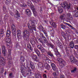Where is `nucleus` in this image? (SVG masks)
I'll list each match as a JSON object with an SVG mask.
<instances>
[{
  "mask_svg": "<svg viewBox=\"0 0 78 78\" xmlns=\"http://www.w3.org/2000/svg\"><path fill=\"white\" fill-rule=\"evenodd\" d=\"M31 10L33 12V13L34 16H37V12L36 11L35 9L34 8H31Z\"/></svg>",
  "mask_w": 78,
  "mask_h": 78,
  "instance_id": "nucleus-21",
  "label": "nucleus"
},
{
  "mask_svg": "<svg viewBox=\"0 0 78 78\" xmlns=\"http://www.w3.org/2000/svg\"><path fill=\"white\" fill-rule=\"evenodd\" d=\"M26 13L27 16H31V10L29 9H26Z\"/></svg>",
  "mask_w": 78,
  "mask_h": 78,
  "instance_id": "nucleus-17",
  "label": "nucleus"
},
{
  "mask_svg": "<svg viewBox=\"0 0 78 78\" xmlns=\"http://www.w3.org/2000/svg\"><path fill=\"white\" fill-rule=\"evenodd\" d=\"M20 17V14L19 13L18 11L16 10V13L15 15V19H18V18H19V17Z\"/></svg>",
  "mask_w": 78,
  "mask_h": 78,
  "instance_id": "nucleus-26",
  "label": "nucleus"
},
{
  "mask_svg": "<svg viewBox=\"0 0 78 78\" xmlns=\"http://www.w3.org/2000/svg\"><path fill=\"white\" fill-rule=\"evenodd\" d=\"M32 39H33L32 40H31L30 41V43L32 45H34L36 42H37V44H38L37 39H36V38L35 37H33L32 38Z\"/></svg>",
  "mask_w": 78,
  "mask_h": 78,
  "instance_id": "nucleus-8",
  "label": "nucleus"
},
{
  "mask_svg": "<svg viewBox=\"0 0 78 78\" xmlns=\"http://www.w3.org/2000/svg\"><path fill=\"white\" fill-rule=\"evenodd\" d=\"M53 75L54 76H56L58 75L57 74H56V73H53Z\"/></svg>",
  "mask_w": 78,
  "mask_h": 78,
  "instance_id": "nucleus-59",
  "label": "nucleus"
},
{
  "mask_svg": "<svg viewBox=\"0 0 78 78\" xmlns=\"http://www.w3.org/2000/svg\"><path fill=\"white\" fill-rule=\"evenodd\" d=\"M43 78H47V75L45 74H44L43 75Z\"/></svg>",
  "mask_w": 78,
  "mask_h": 78,
  "instance_id": "nucleus-53",
  "label": "nucleus"
},
{
  "mask_svg": "<svg viewBox=\"0 0 78 78\" xmlns=\"http://www.w3.org/2000/svg\"><path fill=\"white\" fill-rule=\"evenodd\" d=\"M71 12L75 17H78V12L77 10H72Z\"/></svg>",
  "mask_w": 78,
  "mask_h": 78,
  "instance_id": "nucleus-10",
  "label": "nucleus"
},
{
  "mask_svg": "<svg viewBox=\"0 0 78 78\" xmlns=\"http://www.w3.org/2000/svg\"><path fill=\"white\" fill-rule=\"evenodd\" d=\"M35 22L36 20H32L31 22V26H30V23L27 24L28 28L29 29L24 30L23 32V37L24 40L25 41H28V37L30 36L31 33H33V30L36 31V26H35Z\"/></svg>",
  "mask_w": 78,
  "mask_h": 78,
  "instance_id": "nucleus-2",
  "label": "nucleus"
},
{
  "mask_svg": "<svg viewBox=\"0 0 78 78\" xmlns=\"http://www.w3.org/2000/svg\"><path fill=\"white\" fill-rule=\"evenodd\" d=\"M2 54L4 55V56H6L5 54H6V48H5V46H2Z\"/></svg>",
  "mask_w": 78,
  "mask_h": 78,
  "instance_id": "nucleus-14",
  "label": "nucleus"
},
{
  "mask_svg": "<svg viewBox=\"0 0 78 78\" xmlns=\"http://www.w3.org/2000/svg\"><path fill=\"white\" fill-rule=\"evenodd\" d=\"M10 36H11V34L6 33V37H9Z\"/></svg>",
  "mask_w": 78,
  "mask_h": 78,
  "instance_id": "nucleus-50",
  "label": "nucleus"
},
{
  "mask_svg": "<svg viewBox=\"0 0 78 78\" xmlns=\"http://www.w3.org/2000/svg\"><path fill=\"white\" fill-rule=\"evenodd\" d=\"M10 2H11V0H6L5 4L6 5H8L10 3Z\"/></svg>",
  "mask_w": 78,
  "mask_h": 78,
  "instance_id": "nucleus-42",
  "label": "nucleus"
},
{
  "mask_svg": "<svg viewBox=\"0 0 78 78\" xmlns=\"http://www.w3.org/2000/svg\"><path fill=\"white\" fill-rule=\"evenodd\" d=\"M20 5L21 7H25L26 6H27V4H26L25 3H24L22 4H20Z\"/></svg>",
  "mask_w": 78,
  "mask_h": 78,
  "instance_id": "nucleus-41",
  "label": "nucleus"
},
{
  "mask_svg": "<svg viewBox=\"0 0 78 78\" xmlns=\"http://www.w3.org/2000/svg\"><path fill=\"white\" fill-rule=\"evenodd\" d=\"M47 45L48 47H51V48H52V49H54V48L55 47V45L51 43L47 44Z\"/></svg>",
  "mask_w": 78,
  "mask_h": 78,
  "instance_id": "nucleus-23",
  "label": "nucleus"
},
{
  "mask_svg": "<svg viewBox=\"0 0 78 78\" xmlns=\"http://www.w3.org/2000/svg\"><path fill=\"white\" fill-rule=\"evenodd\" d=\"M51 67L54 71H56L57 73H58V69L56 68V65L53 63H52L51 64Z\"/></svg>",
  "mask_w": 78,
  "mask_h": 78,
  "instance_id": "nucleus-9",
  "label": "nucleus"
},
{
  "mask_svg": "<svg viewBox=\"0 0 78 78\" xmlns=\"http://www.w3.org/2000/svg\"><path fill=\"white\" fill-rule=\"evenodd\" d=\"M17 34H21V33H22V32H21V31H20V30H18L17 31Z\"/></svg>",
  "mask_w": 78,
  "mask_h": 78,
  "instance_id": "nucleus-45",
  "label": "nucleus"
},
{
  "mask_svg": "<svg viewBox=\"0 0 78 78\" xmlns=\"http://www.w3.org/2000/svg\"><path fill=\"white\" fill-rule=\"evenodd\" d=\"M37 46L38 49L42 46L40 44H37Z\"/></svg>",
  "mask_w": 78,
  "mask_h": 78,
  "instance_id": "nucleus-54",
  "label": "nucleus"
},
{
  "mask_svg": "<svg viewBox=\"0 0 78 78\" xmlns=\"http://www.w3.org/2000/svg\"><path fill=\"white\" fill-rule=\"evenodd\" d=\"M27 47L28 48L30 49V50H31V51L33 50V48H32V47H31V46L30 44L29 46H27Z\"/></svg>",
  "mask_w": 78,
  "mask_h": 78,
  "instance_id": "nucleus-40",
  "label": "nucleus"
},
{
  "mask_svg": "<svg viewBox=\"0 0 78 78\" xmlns=\"http://www.w3.org/2000/svg\"><path fill=\"white\" fill-rule=\"evenodd\" d=\"M74 45H75V44L73 42H71L70 43V46L71 48H73V47H74Z\"/></svg>",
  "mask_w": 78,
  "mask_h": 78,
  "instance_id": "nucleus-31",
  "label": "nucleus"
},
{
  "mask_svg": "<svg viewBox=\"0 0 78 78\" xmlns=\"http://www.w3.org/2000/svg\"><path fill=\"white\" fill-rule=\"evenodd\" d=\"M31 1H30V0H27V3L28 5V6L30 7L31 6Z\"/></svg>",
  "mask_w": 78,
  "mask_h": 78,
  "instance_id": "nucleus-37",
  "label": "nucleus"
},
{
  "mask_svg": "<svg viewBox=\"0 0 78 78\" xmlns=\"http://www.w3.org/2000/svg\"><path fill=\"white\" fill-rule=\"evenodd\" d=\"M17 37L18 40L19 41V40H20V39H21L22 38V35H20L17 36Z\"/></svg>",
  "mask_w": 78,
  "mask_h": 78,
  "instance_id": "nucleus-44",
  "label": "nucleus"
},
{
  "mask_svg": "<svg viewBox=\"0 0 78 78\" xmlns=\"http://www.w3.org/2000/svg\"><path fill=\"white\" fill-rule=\"evenodd\" d=\"M5 64H6V62H5V61L4 59V58L1 59V60H0V64H1L2 66H4L5 65Z\"/></svg>",
  "mask_w": 78,
  "mask_h": 78,
  "instance_id": "nucleus-15",
  "label": "nucleus"
},
{
  "mask_svg": "<svg viewBox=\"0 0 78 78\" xmlns=\"http://www.w3.org/2000/svg\"><path fill=\"white\" fill-rule=\"evenodd\" d=\"M65 24H66V25H68V26H69V27H70L71 26V25H70L69 24L67 23H66Z\"/></svg>",
  "mask_w": 78,
  "mask_h": 78,
  "instance_id": "nucleus-62",
  "label": "nucleus"
},
{
  "mask_svg": "<svg viewBox=\"0 0 78 78\" xmlns=\"http://www.w3.org/2000/svg\"><path fill=\"white\" fill-rule=\"evenodd\" d=\"M5 41L6 42V44H7V47H8L9 45H10V44H12V42L11 39L9 38H7L5 40Z\"/></svg>",
  "mask_w": 78,
  "mask_h": 78,
  "instance_id": "nucleus-11",
  "label": "nucleus"
},
{
  "mask_svg": "<svg viewBox=\"0 0 78 78\" xmlns=\"http://www.w3.org/2000/svg\"><path fill=\"white\" fill-rule=\"evenodd\" d=\"M71 63L72 64H75V63H76L77 62V60L75 59H73V60H71L70 61Z\"/></svg>",
  "mask_w": 78,
  "mask_h": 78,
  "instance_id": "nucleus-36",
  "label": "nucleus"
},
{
  "mask_svg": "<svg viewBox=\"0 0 78 78\" xmlns=\"http://www.w3.org/2000/svg\"><path fill=\"white\" fill-rule=\"evenodd\" d=\"M50 31L51 34V35H53L55 33L54 30L52 29V30H50Z\"/></svg>",
  "mask_w": 78,
  "mask_h": 78,
  "instance_id": "nucleus-43",
  "label": "nucleus"
},
{
  "mask_svg": "<svg viewBox=\"0 0 78 78\" xmlns=\"http://www.w3.org/2000/svg\"><path fill=\"white\" fill-rule=\"evenodd\" d=\"M57 60L59 62L62 63V65L60 66L61 68H63L65 66L64 63L66 62L63 59L60 58H57Z\"/></svg>",
  "mask_w": 78,
  "mask_h": 78,
  "instance_id": "nucleus-6",
  "label": "nucleus"
},
{
  "mask_svg": "<svg viewBox=\"0 0 78 78\" xmlns=\"http://www.w3.org/2000/svg\"><path fill=\"white\" fill-rule=\"evenodd\" d=\"M57 45L58 46V47H60V48H62V44L60 43H57Z\"/></svg>",
  "mask_w": 78,
  "mask_h": 78,
  "instance_id": "nucleus-39",
  "label": "nucleus"
},
{
  "mask_svg": "<svg viewBox=\"0 0 78 78\" xmlns=\"http://www.w3.org/2000/svg\"><path fill=\"white\" fill-rule=\"evenodd\" d=\"M55 55H56L58 58L61 57V55H60L59 52H58V50H57V51L55 52Z\"/></svg>",
  "mask_w": 78,
  "mask_h": 78,
  "instance_id": "nucleus-30",
  "label": "nucleus"
},
{
  "mask_svg": "<svg viewBox=\"0 0 78 78\" xmlns=\"http://www.w3.org/2000/svg\"><path fill=\"white\" fill-rule=\"evenodd\" d=\"M58 11L60 14H62L63 12V9L61 8V7L59 6L58 7Z\"/></svg>",
  "mask_w": 78,
  "mask_h": 78,
  "instance_id": "nucleus-27",
  "label": "nucleus"
},
{
  "mask_svg": "<svg viewBox=\"0 0 78 78\" xmlns=\"http://www.w3.org/2000/svg\"><path fill=\"white\" fill-rule=\"evenodd\" d=\"M40 37L41 38L38 39V41L40 42H41L42 44H43L44 43H48V41L45 37L44 36V34L41 33Z\"/></svg>",
  "mask_w": 78,
  "mask_h": 78,
  "instance_id": "nucleus-4",
  "label": "nucleus"
},
{
  "mask_svg": "<svg viewBox=\"0 0 78 78\" xmlns=\"http://www.w3.org/2000/svg\"><path fill=\"white\" fill-rule=\"evenodd\" d=\"M47 54L48 55H49V56H50L51 57H53V55L52 54V53H51V52L50 51H48L47 52Z\"/></svg>",
  "mask_w": 78,
  "mask_h": 78,
  "instance_id": "nucleus-34",
  "label": "nucleus"
},
{
  "mask_svg": "<svg viewBox=\"0 0 78 78\" xmlns=\"http://www.w3.org/2000/svg\"><path fill=\"white\" fill-rule=\"evenodd\" d=\"M70 48L69 47L66 48L65 49L66 53L68 56H70V54H69V50H70Z\"/></svg>",
  "mask_w": 78,
  "mask_h": 78,
  "instance_id": "nucleus-24",
  "label": "nucleus"
},
{
  "mask_svg": "<svg viewBox=\"0 0 78 78\" xmlns=\"http://www.w3.org/2000/svg\"><path fill=\"white\" fill-rule=\"evenodd\" d=\"M20 47V45L18 42H16L15 44V47L16 48H19Z\"/></svg>",
  "mask_w": 78,
  "mask_h": 78,
  "instance_id": "nucleus-33",
  "label": "nucleus"
},
{
  "mask_svg": "<svg viewBox=\"0 0 78 78\" xmlns=\"http://www.w3.org/2000/svg\"><path fill=\"white\" fill-rule=\"evenodd\" d=\"M10 14L11 16H14V13L11 12H10Z\"/></svg>",
  "mask_w": 78,
  "mask_h": 78,
  "instance_id": "nucleus-63",
  "label": "nucleus"
},
{
  "mask_svg": "<svg viewBox=\"0 0 78 78\" xmlns=\"http://www.w3.org/2000/svg\"><path fill=\"white\" fill-rule=\"evenodd\" d=\"M16 30H12V35L14 39L16 38Z\"/></svg>",
  "mask_w": 78,
  "mask_h": 78,
  "instance_id": "nucleus-18",
  "label": "nucleus"
},
{
  "mask_svg": "<svg viewBox=\"0 0 78 78\" xmlns=\"http://www.w3.org/2000/svg\"><path fill=\"white\" fill-rule=\"evenodd\" d=\"M8 62L9 63V65L13 64L12 62V58L10 56H9L8 58Z\"/></svg>",
  "mask_w": 78,
  "mask_h": 78,
  "instance_id": "nucleus-16",
  "label": "nucleus"
},
{
  "mask_svg": "<svg viewBox=\"0 0 78 78\" xmlns=\"http://www.w3.org/2000/svg\"><path fill=\"white\" fill-rule=\"evenodd\" d=\"M11 28L12 29V31L16 30V26L14 24H12L11 25Z\"/></svg>",
  "mask_w": 78,
  "mask_h": 78,
  "instance_id": "nucleus-29",
  "label": "nucleus"
},
{
  "mask_svg": "<svg viewBox=\"0 0 78 78\" xmlns=\"http://www.w3.org/2000/svg\"><path fill=\"white\" fill-rule=\"evenodd\" d=\"M3 72H4V68L2 67L1 68V70L0 73H1V74H2L3 73Z\"/></svg>",
  "mask_w": 78,
  "mask_h": 78,
  "instance_id": "nucleus-46",
  "label": "nucleus"
},
{
  "mask_svg": "<svg viewBox=\"0 0 78 78\" xmlns=\"http://www.w3.org/2000/svg\"><path fill=\"white\" fill-rule=\"evenodd\" d=\"M70 28H71V29H72V30H75V28L73 27V26H72V25L71 26V27H70Z\"/></svg>",
  "mask_w": 78,
  "mask_h": 78,
  "instance_id": "nucleus-60",
  "label": "nucleus"
},
{
  "mask_svg": "<svg viewBox=\"0 0 78 78\" xmlns=\"http://www.w3.org/2000/svg\"><path fill=\"white\" fill-rule=\"evenodd\" d=\"M36 78H42V74L39 72H36L35 75Z\"/></svg>",
  "mask_w": 78,
  "mask_h": 78,
  "instance_id": "nucleus-12",
  "label": "nucleus"
},
{
  "mask_svg": "<svg viewBox=\"0 0 78 78\" xmlns=\"http://www.w3.org/2000/svg\"><path fill=\"white\" fill-rule=\"evenodd\" d=\"M60 27L63 29V30H68V29H67V28H68V27H66L64 24H61L60 25Z\"/></svg>",
  "mask_w": 78,
  "mask_h": 78,
  "instance_id": "nucleus-28",
  "label": "nucleus"
},
{
  "mask_svg": "<svg viewBox=\"0 0 78 78\" xmlns=\"http://www.w3.org/2000/svg\"><path fill=\"white\" fill-rule=\"evenodd\" d=\"M60 20H63L64 19V16H63V15L60 16Z\"/></svg>",
  "mask_w": 78,
  "mask_h": 78,
  "instance_id": "nucleus-51",
  "label": "nucleus"
},
{
  "mask_svg": "<svg viewBox=\"0 0 78 78\" xmlns=\"http://www.w3.org/2000/svg\"><path fill=\"white\" fill-rule=\"evenodd\" d=\"M70 60H73V59H74V56L73 55H71L70 57Z\"/></svg>",
  "mask_w": 78,
  "mask_h": 78,
  "instance_id": "nucleus-52",
  "label": "nucleus"
},
{
  "mask_svg": "<svg viewBox=\"0 0 78 78\" xmlns=\"http://www.w3.org/2000/svg\"><path fill=\"white\" fill-rule=\"evenodd\" d=\"M76 69H77L76 68L74 67L73 70H71V73H75V72L76 71Z\"/></svg>",
  "mask_w": 78,
  "mask_h": 78,
  "instance_id": "nucleus-32",
  "label": "nucleus"
},
{
  "mask_svg": "<svg viewBox=\"0 0 78 78\" xmlns=\"http://www.w3.org/2000/svg\"><path fill=\"white\" fill-rule=\"evenodd\" d=\"M8 53L10 55L11 54V50L10 49H8Z\"/></svg>",
  "mask_w": 78,
  "mask_h": 78,
  "instance_id": "nucleus-56",
  "label": "nucleus"
},
{
  "mask_svg": "<svg viewBox=\"0 0 78 78\" xmlns=\"http://www.w3.org/2000/svg\"><path fill=\"white\" fill-rule=\"evenodd\" d=\"M34 51L37 53L38 56L39 57H41V52H40V51L38 49H35L34 50Z\"/></svg>",
  "mask_w": 78,
  "mask_h": 78,
  "instance_id": "nucleus-25",
  "label": "nucleus"
},
{
  "mask_svg": "<svg viewBox=\"0 0 78 78\" xmlns=\"http://www.w3.org/2000/svg\"><path fill=\"white\" fill-rule=\"evenodd\" d=\"M0 36L2 39H3L5 37V30L3 28L0 30Z\"/></svg>",
  "mask_w": 78,
  "mask_h": 78,
  "instance_id": "nucleus-7",
  "label": "nucleus"
},
{
  "mask_svg": "<svg viewBox=\"0 0 78 78\" xmlns=\"http://www.w3.org/2000/svg\"><path fill=\"white\" fill-rule=\"evenodd\" d=\"M25 61V58L23 57H21L20 62L21 64V72L22 73L23 75H28V76H31L33 75V73H31V69H30V67L29 66L31 67L32 70L34 69L35 66L34 65V63L31 61H29L27 63L26 65V67H25V65L23 64V63Z\"/></svg>",
  "mask_w": 78,
  "mask_h": 78,
  "instance_id": "nucleus-1",
  "label": "nucleus"
},
{
  "mask_svg": "<svg viewBox=\"0 0 78 78\" xmlns=\"http://www.w3.org/2000/svg\"><path fill=\"white\" fill-rule=\"evenodd\" d=\"M74 48L75 49H78V45H75Z\"/></svg>",
  "mask_w": 78,
  "mask_h": 78,
  "instance_id": "nucleus-55",
  "label": "nucleus"
},
{
  "mask_svg": "<svg viewBox=\"0 0 78 78\" xmlns=\"http://www.w3.org/2000/svg\"><path fill=\"white\" fill-rule=\"evenodd\" d=\"M11 29H8L6 33L11 34Z\"/></svg>",
  "mask_w": 78,
  "mask_h": 78,
  "instance_id": "nucleus-47",
  "label": "nucleus"
},
{
  "mask_svg": "<svg viewBox=\"0 0 78 78\" xmlns=\"http://www.w3.org/2000/svg\"><path fill=\"white\" fill-rule=\"evenodd\" d=\"M38 49H39L41 51L43 50V47H41L40 48Z\"/></svg>",
  "mask_w": 78,
  "mask_h": 78,
  "instance_id": "nucleus-61",
  "label": "nucleus"
},
{
  "mask_svg": "<svg viewBox=\"0 0 78 78\" xmlns=\"http://www.w3.org/2000/svg\"><path fill=\"white\" fill-rule=\"evenodd\" d=\"M31 56L32 59H34V61L37 59V56L34 54H32Z\"/></svg>",
  "mask_w": 78,
  "mask_h": 78,
  "instance_id": "nucleus-22",
  "label": "nucleus"
},
{
  "mask_svg": "<svg viewBox=\"0 0 78 78\" xmlns=\"http://www.w3.org/2000/svg\"><path fill=\"white\" fill-rule=\"evenodd\" d=\"M49 23L51 25L53 26V27H54L55 28H56V23H54L52 21H50Z\"/></svg>",
  "mask_w": 78,
  "mask_h": 78,
  "instance_id": "nucleus-20",
  "label": "nucleus"
},
{
  "mask_svg": "<svg viewBox=\"0 0 78 78\" xmlns=\"http://www.w3.org/2000/svg\"><path fill=\"white\" fill-rule=\"evenodd\" d=\"M66 15L67 16V17L66 18L68 20H72L73 18V17L71 16V14L70 13H67Z\"/></svg>",
  "mask_w": 78,
  "mask_h": 78,
  "instance_id": "nucleus-13",
  "label": "nucleus"
},
{
  "mask_svg": "<svg viewBox=\"0 0 78 78\" xmlns=\"http://www.w3.org/2000/svg\"><path fill=\"white\" fill-rule=\"evenodd\" d=\"M60 78H64V75L62 74H60Z\"/></svg>",
  "mask_w": 78,
  "mask_h": 78,
  "instance_id": "nucleus-48",
  "label": "nucleus"
},
{
  "mask_svg": "<svg viewBox=\"0 0 78 78\" xmlns=\"http://www.w3.org/2000/svg\"><path fill=\"white\" fill-rule=\"evenodd\" d=\"M38 29H39V30L41 31H43V32L44 34L46 37L48 38V34H47V32L46 31L44 30V27H43V26L41 25L39 26L38 27Z\"/></svg>",
  "mask_w": 78,
  "mask_h": 78,
  "instance_id": "nucleus-5",
  "label": "nucleus"
},
{
  "mask_svg": "<svg viewBox=\"0 0 78 78\" xmlns=\"http://www.w3.org/2000/svg\"><path fill=\"white\" fill-rule=\"evenodd\" d=\"M3 11H5L6 9V6H3Z\"/></svg>",
  "mask_w": 78,
  "mask_h": 78,
  "instance_id": "nucleus-57",
  "label": "nucleus"
},
{
  "mask_svg": "<svg viewBox=\"0 0 78 78\" xmlns=\"http://www.w3.org/2000/svg\"><path fill=\"white\" fill-rule=\"evenodd\" d=\"M62 7L64 8V9H66V8L67 9H69L71 8V6H72V4L70 3V2H68L67 1H65L63 3H62L61 4Z\"/></svg>",
  "mask_w": 78,
  "mask_h": 78,
  "instance_id": "nucleus-3",
  "label": "nucleus"
},
{
  "mask_svg": "<svg viewBox=\"0 0 78 78\" xmlns=\"http://www.w3.org/2000/svg\"><path fill=\"white\" fill-rule=\"evenodd\" d=\"M44 66L46 69L47 70H50L51 68L50 66L47 63H45L44 64Z\"/></svg>",
  "mask_w": 78,
  "mask_h": 78,
  "instance_id": "nucleus-19",
  "label": "nucleus"
},
{
  "mask_svg": "<svg viewBox=\"0 0 78 78\" xmlns=\"http://www.w3.org/2000/svg\"><path fill=\"white\" fill-rule=\"evenodd\" d=\"M9 78H13L14 77V75H13V73H11L9 74Z\"/></svg>",
  "mask_w": 78,
  "mask_h": 78,
  "instance_id": "nucleus-35",
  "label": "nucleus"
},
{
  "mask_svg": "<svg viewBox=\"0 0 78 78\" xmlns=\"http://www.w3.org/2000/svg\"><path fill=\"white\" fill-rule=\"evenodd\" d=\"M7 19H8V17H7V16H5L4 17V19H5V20H6Z\"/></svg>",
  "mask_w": 78,
  "mask_h": 78,
  "instance_id": "nucleus-64",
  "label": "nucleus"
},
{
  "mask_svg": "<svg viewBox=\"0 0 78 78\" xmlns=\"http://www.w3.org/2000/svg\"><path fill=\"white\" fill-rule=\"evenodd\" d=\"M34 1V3H39V0H35Z\"/></svg>",
  "mask_w": 78,
  "mask_h": 78,
  "instance_id": "nucleus-58",
  "label": "nucleus"
},
{
  "mask_svg": "<svg viewBox=\"0 0 78 78\" xmlns=\"http://www.w3.org/2000/svg\"><path fill=\"white\" fill-rule=\"evenodd\" d=\"M0 58L1 59H3L4 58V57H3V55L1 52H0Z\"/></svg>",
  "mask_w": 78,
  "mask_h": 78,
  "instance_id": "nucleus-49",
  "label": "nucleus"
},
{
  "mask_svg": "<svg viewBox=\"0 0 78 78\" xmlns=\"http://www.w3.org/2000/svg\"><path fill=\"white\" fill-rule=\"evenodd\" d=\"M64 37L66 41H67L69 39V35H67Z\"/></svg>",
  "mask_w": 78,
  "mask_h": 78,
  "instance_id": "nucleus-38",
  "label": "nucleus"
}]
</instances>
